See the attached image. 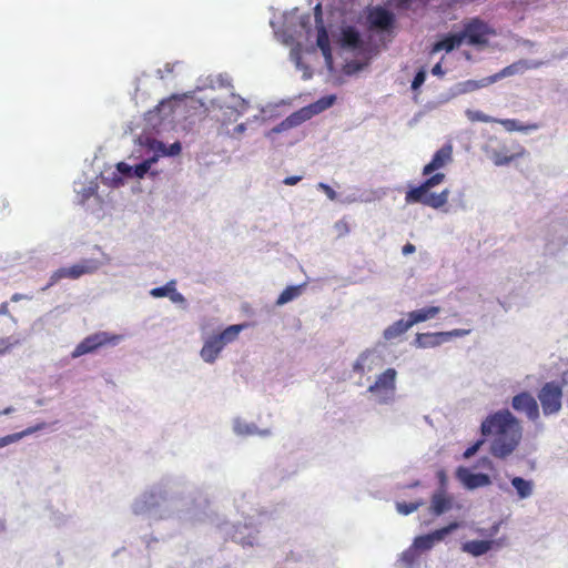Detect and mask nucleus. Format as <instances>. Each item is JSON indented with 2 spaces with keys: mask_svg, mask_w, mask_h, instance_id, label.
I'll list each match as a JSON object with an SVG mask.
<instances>
[{
  "mask_svg": "<svg viewBox=\"0 0 568 568\" xmlns=\"http://www.w3.org/2000/svg\"><path fill=\"white\" fill-rule=\"evenodd\" d=\"M21 297H22V296H21L20 294H18V293H17V294H13V295L11 296V301H12V302H18V301H20V300H21Z\"/></svg>",
  "mask_w": 568,
  "mask_h": 568,
  "instance_id": "nucleus-54",
  "label": "nucleus"
},
{
  "mask_svg": "<svg viewBox=\"0 0 568 568\" xmlns=\"http://www.w3.org/2000/svg\"><path fill=\"white\" fill-rule=\"evenodd\" d=\"M462 43L463 37H460L458 33L448 34L443 40L435 42L430 52L436 53L443 50L450 52L455 48H458Z\"/></svg>",
  "mask_w": 568,
  "mask_h": 568,
  "instance_id": "nucleus-19",
  "label": "nucleus"
},
{
  "mask_svg": "<svg viewBox=\"0 0 568 568\" xmlns=\"http://www.w3.org/2000/svg\"><path fill=\"white\" fill-rule=\"evenodd\" d=\"M483 436L490 440V454L499 459L510 456L523 438V427L508 409L488 415L480 425Z\"/></svg>",
  "mask_w": 568,
  "mask_h": 568,
  "instance_id": "nucleus-1",
  "label": "nucleus"
},
{
  "mask_svg": "<svg viewBox=\"0 0 568 568\" xmlns=\"http://www.w3.org/2000/svg\"><path fill=\"white\" fill-rule=\"evenodd\" d=\"M396 376L397 372L395 368H387L378 375L375 383L368 387V392L376 396L379 404H388L394 399Z\"/></svg>",
  "mask_w": 568,
  "mask_h": 568,
  "instance_id": "nucleus-2",
  "label": "nucleus"
},
{
  "mask_svg": "<svg viewBox=\"0 0 568 568\" xmlns=\"http://www.w3.org/2000/svg\"><path fill=\"white\" fill-rule=\"evenodd\" d=\"M445 180L444 173H435L426 179L420 185L408 190L410 200H420V195L427 193L430 189L443 183Z\"/></svg>",
  "mask_w": 568,
  "mask_h": 568,
  "instance_id": "nucleus-16",
  "label": "nucleus"
},
{
  "mask_svg": "<svg viewBox=\"0 0 568 568\" xmlns=\"http://www.w3.org/2000/svg\"><path fill=\"white\" fill-rule=\"evenodd\" d=\"M466 116L470 122H484V123H491L497 121L496 119L483 113L478 110H466Z\"/></svg>",
  "mask_w": 568,
  "mask_h": 568,
  "instance_id": "nucleus-31",
  "label": "nucleus"
},
{
  "mask_svg": "<svg viewBox=\"0 0 568 568\" xmlns=\"http://www.w3.org/2000/svg\"><path fill=\"white\" fill-rule=\"evenodd\" d=\"M485 153L495 165L501 166L524 156L526 150L521 145L517 144L516 150L510 152L505 143L499 142L497 139H489L485 146Z\"/></svg>",
  "mask_w": 568,
  "mask_h": 568,
  "instance_id": "nucleus-4",
  "label": "nucleus"
},
{
  "mask_svg": "<svg viewBox=\"0 0 568 568\" xmlns=\"http://www.w3.org/2000/svg\"><path fill=\"white\" fill-rule=\"evenodd\" d=\"M223 348L222 342L214 335L204 342L200 354L204 362L214 363Z\"/></svg>",
  "mask_w": 568,
  "mask_h": 568,
  "instance_id": "nucleus-17",
  "label": "nucleus"
},
{
  "mask_svg": "<svg viewBox=\"0 0 568 568\" xmlns=\"http://www.w3.org/2000/svg\"><path fill=\"white\" fill-rule=\"evenodd\" d=\"M416 558L417 551L413 546L409 549L405 550L402 555V560L408 566H412L416 561Z\"/></svg>",
  "mask_w": 568,
  "mask_h": 568,
  "instance_id": "nucleus-36",
  "label": "nucleus"
},
{
  "mask_svg": "<svg viewBox=\"0 0 568 568\" xmlns=\"http://www.w3.org/2000/svg\"><path fill=\"white\" fill-rule=\"evenodd\" d=\"M412 1H413V0H398L397 6H398V8H400V9H405V10H407V9H409V8H410V2H412Z\"/></svg>",
  "mask_w": 568,
  "mask_h": 568,
  "instance_id": "nucleus-51",
  "label": "nucleus"
},
{
  "mask_svg": "<svg viewBox=\"0 0 568 568\" xmlns=\"http://www.w3.org/2000/svg\"><path fill=\"white\" fill-rule=\"evenodd\" d=\"M456 475L463 485L468 489L485 487L491 484L490 477L488 475L481 473L473 474L465 467H459Z\"/></svg>",
  "mask_w": 568,
  "mask_h": 568,
  "instance_id": "nucleus-12",
  "label": "nucleus"
},
{
  "mask_svg": "<svg viewBox=\"0 0 568 568\" xmlns=\"http://www.w3.org/2000/svg\"><path fill=\"white\" fill-rule=\"evenodd\" d=\"M511 407L518 413H525L531 422L538 420L540 413L535 397L529 392H521L511 399Z\"/></svg>",
  "mask_w": 568,
  "mask_h": 568,
  "instance_id": "nucleus-9",
  "label": "nucleus"
},
{
  "mask_svg": "<svg viewBox=\"0 0 568 568\" xmlns=\"http://www.w3.org/2000/svg\"><path fill=\"white\" fill-rule=\"evenodd\" d=\"M13 439H14L13 435H8V436L0 438V448L12 443Z\"/></svg>",
  "mask_w": 568,
  "mask_h": 568,
  "instance_id": "nucleus-50",
  "label": "nucleus"
},
{
  "mask_svg": "<svg viewBox=\"0 0 568 568\" xmlns=\"http://www.w3.org/2000/svg\"><path fill=\"white\" fill-rule=\"evenodd\" d=\"M511 485L516 489L518 496L524 499L529 497L532 494V481L526 480L521 477H514L511 479Z\"/></svg>",
  "mask_w": 568,
  "mask_h": 568,
  "instance_id": "nucleus-26",
  "label": "nucleus"
},
{
  "mask_svg": "<svg viewBox=\"0 0 568 568\" xmlns=\"http://www.w3.org/2000/svg\"><path fill=\"white\" fill-rule=\"evenodd\" d=\"M437 477L439 479V483H440V486H442V489L440 490H444L445 491V486H446V481H447V477H446V473L445 470H439L437 473Z\"/></svg>",
  "mask_w": 568,
  "mask_h": 568,
  "instance_id": "nucleus-46",
  "label": "nucleus"
},
{
  "mask_svg": "<svg viewBox=\"0 0 568 568\" xmlns=\"http://www.w3.org/2000/svg\"><path fill=\"white\" fill-rule=\"evenodd\" d=\"M318 189L323 190L327 197L332 201L337 197V193L328 184L321 182L318 183Z\"/></svg>",
  "mask_w": 568,
  "mask_h": 568,
  "instance_id": "nucleus-40",
  "label": "nucleus"
},
{
  "mask_svg": "<svg viewBox=\"0 0 568 568\" xmlns=\"http://www.w3.org/2000/svg\"><path fill=\"white\" fill-rule=\"evenodd\" d=\"M314 16H315V21H316V23H317V27H318V26H323L322 6H321V4H317V6L314 8Z\"/></svg>",
  "mask_w": 568,
  "mask_h": 568,
  "instance_id": "nucleus-45",
  "label": "nucleus"
},
{
  "mask_svg": "<svg viewBox=\"0 0 568 568\" xmlns=\"http://www.w3.org/2000/svg\"><path fill=\"white\" fill-rule=\"evenodd\" d=\"M0 315H9V304L8 302H3L0 305Z\"/></svg>",
  "mask_w": 568,
  "mask_h": 568,
  "instance_id": "nucleus-52",
  "label": "nucleus"
},
{
  "mask_svg": "<svg viewBox=\"0 0 568 568\" xmlns=\"http://www.w3.org/2000/svg\"><path fill=\"white\" fill-rule=\"evenodd\" d=\"M150 161H144L138 165H135V168L133 169V175L138 176V178H143L148 171L150 170Z\"/></svg>",
  "mask_w": 568,
  "mask_h": 568,
  "instance_id": "nucleus-37",
  "label": "nucleus"
},
{
  "mask_svg": "<svg viewBox=\"0 0 568 568\" xmlns=\"http://www.w3.org/2000/svg\"><path fill=\"white\" fill-rule=\"evenodd\" d=\"M494 541L491 540H470L463 545L462 549L465 552L473 555L474 557L481 556L489 551L493 547Z\"/></svg>",
  "mask_w": 568,
  "mask_h": 568,
  "instance_id": "nucleus-20",
  "label": "nucleus"
},
{
  "mask_svg": "<svg viewBox=\"0 0 568 568\" xmlns=\"http://www.w3.org/2000/svg\"><path fill=\"white\" fill-rule=\"evenodd\" d=\"M301 176H287L285 180H284V184L286 185H295L297 184L300 181H301Z\"/></svg>",
  "mask_w": 568,
  "mask_h": 568,
  "instance_id": "nucleus-49",
  "label": "nucleus"
},
{
  "mask_svg": "<svg viewBox=\"0 0 568 568\" xmlns=\"http://www.w3.org/2000/svg\"><path fill=\"white\" fill-rule=\"evenodd\" d=\"M116 169L119 172H121L124 175H129V176L132 175V168L124 162L118 163Z\"/></svg>",
  "mask_w": 568,
  "mask_h": 568,
  "instance_id": "nucleus-42",
  "label": "nucleus"
},
{
  "mask_svg": "<svg viewBox=\"0 0 568 568\" xmlns=\"http://www.w3.org/2000/svg\"><path fill=\"white\" fill-rule=\"evenodd\" d=\"M317 28H318L317 40H316L317 47L321 49L325 59L331 60L332 51H331L328 33L324 26H318Z\"/></svg>",
  "mask_w": 568,
  "mask_h": 568,
  "instance_id": "nucleus-23",
  "label": "nucleus"
},
{
  "mask_svg": "<svg viewBox=\"0 0 568 568\" xmlns=\"http://www.w3.org/2000/svg\"><path fill=\"white\" fill-rule=\"evenodd\" d=\"M425 503L423 499H419L414 503H397L396 509L402 515H409L414 511H416L420 506H423Z\"/></svg>",
  "mask_w": 568,
  "mask_h": 568,
  "instance_id": "nucleus-32",
  "label": "nucleus"
},
{
  "mask_svg": "<svg viewBox=\"0 0 568 568\" xmlns=\"http://www.w3.org/2000/svg\"><path fill=\"white\" fill-rule=\"evenodd\" d=\"M453 161V148L447 144L437 150L432 161L423 169V175H430L437 170L445 168Z\"/></svg>",
  "mask_w": 568,
  "mask_h": 568,
  "instance_id": "nucleus-11",
  "label": "nucleus"
},
{
  "mask_svg": "<svg viewBox=\"0 0 568 568\" xmlns=\"http://www.w3.org/2000/svg\"><path fill=\"white\" fill-rule=\"evenodd\" d=\"M239 433L240 434H252L253 432L250 429V427L247 426L245 430L243 429H239Z\"/></svg>",
  "mask_w": 568,
  "mask_h": 568,
  "instance_id": "nucleus-56",
  "label": "nucleus"
},
{
  "mask_svg": "<svg viewBox=\"0 0 568 568\" xmlns=\"http://www.w3.org/2000/svg\"><path fill=\"white\" fill-rule=\"evenodd\" d=\"M496 122L500 123L507 131H531L538 129L537 124H527L523 125L515 119H503L497 120Z\"/></svg>",
  "mask_w": 568,
  "mask_h": 568,
  "instance_id": "nucleus-28",
  "label": "nucleus"
},
{
  "mask_svg": "<svg viewBox=\"0 0 568 568\" xmlns=\"http://www.w3.org/2000/svg\"><path fill=\"white\" fill-rule=\"evenodd\" d=\"M459 527L457 521H453L449 525L436 529L427 535L418 536L414 539L413 547L416 551L429 550L438 541H442L448 534L453 532Z\"/></svg>",
  "mask_w": 568,
  "mask_h": 568,
  "instance_id": "nucleus-8",
  "label": "nucleus"
},
{
  "mask_svg": "<svg viewBox=\"0 0 568 568\" xmlns=\"http://www.w3.org/2000/svg\"><path fill=\"white\" fill-rule=\"evenodd\" d=\"M453 506V498L448 496L444 490L436 491L432 496L430 513L439 516L448 511Z\"/></svg>",
  "mask_w": 568,
  "mask_h": 568,
  "instance_id": "nucleus-18",
  "label": "nucleus"
},
{
  "mask_svg": "<svg viewBox=\"0 0 568 568\" xmlns=\"http://www.w3.org/2000/svg\"><path fill=\"white\" fill-rule=\"evenodd\" d=\"M493 33L487 23L479 18H473L464 24V30L458 33L463 37V42L466 41L471 45H483L488 42L487 37Z\"/></svg>",
  "mask_w": 568,
  "mask_h": 568,
  "instance_id": "nucleus-7",
  "label": "nucleus"
},
{
  "mask_svg": "<svg viewBox=\"0 0 568 568\" xmlns=\"http://www.w3.org/2000/svg\"><path fill=\"white\" fill-rule=\"evenodd\" d=\"M336 101V97L331 94V95H325L323 98H321L320 100H317L316 102L307 105V109H310V112H312V116L315 115V114H318L323 111H325L326 109L331 108Z\"/></svg>",
  "mask_w": 568,
  "mask_h": 568,
  "instance_id": "nucleus-27",
  "label": "nucleus"
},
{
  "mask_svg": "<svg viewBox=\"0 0 568 568\" xmlns=\"http://www.w3.org/2000/svg\"><path fill=\"white\" fill-rule=\"evenodd\" d=\"M410 327L409 320H398L384 329L383 336L386 341H392L407 332Z\"/></svg>",
  "mask_w": 568,
  "mask_h": 568,
  "instance_id": "nucleus-22",
  "label": "nucleus"
},
{
  "mask_svg": "<svg viewBox=\"0 0 568 568\" xmlns=\"http://www.w3.org/2000/svg\"><path fill=\"white\" fill-rule=\"evenodd\" d=\"M439 312H440V308L438 306H428L425 308L409 312L408 313L409 324H412V326H413L414 324L425 322L429 318H434Z\"/></svg>",
  "mask_w": 568,
  "mask_h": 568,
  "instance_id": "nucleus-21",
  "label": "nucleus"
},
{
  "mask_svg": "<svg viewBox=\"0 0 568 568\" xmlns=\"http://www.w3.org/2000/svg\"><path fill=\"white\" fill-rule=\"evenodd\" d=\"M425 79H426V73L424 70H419L415 77H414V80L412 82V89L413 90H417L419 89L423 83L425 82Z\"/></svg>",
  "mask_w": 568,
  "mask_h": 568,
  "instance_id": "nucleus-39",
  "label": "nucleus"
},
{
  "mask_svg": "<svg viewBox=\"0 0 568 568\" xmlns=\"http://www.w3.org/2000/svg\"><path fill=\"white\" fill-rule=\"evenodd\" d=\"M437 335L433 334H417L416 342L419 346L426 347L436 344V342H433L432 339L435 338Z\"/></svg>",
  "mask_w": 568,
  "mask_h": 568,
  "instance_id": "nucleus-35",
  "label": "nucleus"
},
{
  "mask_svg": "<svg viewBox=\"0 0 568 568\" xmlns=\"http://www.w3.org/2000/svg\"><path fill=\"white\" fill-rule=\"evenodd\" d=\"M301 294V286H287L277 297L276 304L284 305Z\"/></svg>",
  "mask_w": 568,
  "mask_h": 568,
  "instance_id": "nucleus-30",
  "label": "nucleus"
},
{
  "mask_svg": "<svg viewBox=\"0 0 568 568\" xmlns=\"http://www.w3.org/2000/svg\"><path fill=\"white\" fill-rule=\"evenodd\" d=\"M12 410H13V408H12V407H8V408H6L4 410L0 412V415H8V414H10Z\"/></svg>",
  "mask_w": 568,
  "mask_h": 568,
  "instance_id": "nucleus-55",
  "label": "nucleus"
},
{
  "mask_svg": "<svg viewBox=\"0 0 568 568\" xmlns=\"http://www.w3.org/2000/svg\"><path fill=\"white\" fill-rule=\"evenodd\" d=\"M335 227L336 230H338L339 234H346L349 232V227H348V224L347 222L345 221H338L336 224H335Z\"/></svg>",
  "mask_w": 568,
  "mask_h": 568,
  "instance_id": "nucleus-44",
  "label": "nucleus"
},
{
  "mask_svg": "<svg viewBox=\"0 0 568 568\" xmlns=\"http://www.w3.org/2000/svg\"><path fill=\"white\" fill-rule=\"evenodd\" d=\"M541 65V62H528L527 60H519L516 61L504 69H501L499 72L490 77V82H495L499 79L510 77L517 73H523L528 69L538 68Z\"/></svg>",
  "mask_w": 568,
  "mask_h": 568,
  "instance_id": "nucleus-15",
  "label": "nucleus"
},
{
  "mask_svg": "<svg viewBox=\"0 0 568 568\" xmlns=\"http://www.w3.org/2000/svg\"><path fill=\"white\" fill-rule=\"evenodd\" d=\"M562 395V385L558 382H547L541 386L538 392V399L544 415H554L561 409Z\"/></svg>",
  "mask_w": 568,
  "mask_h": 568,
  "instance_id": "nucleus-3",
  "label": "nucleus"
},
{
  "mask_svg": "<svg viewBox=\"0 0 568 568\" xmlns=\"http://www.w3.org/2000/svg\"><path fill=\"white\" fill-rule=\"evenodd\" d=\"M367 21L371 29L388 30L395 23L394 14L383 7H375L368 11Z\"/></svg>",
  "mask_w": 568,
  "mask_h": 568,
  "instance_id": "nucleus-10",
  "label": "nucleus"
},
{
  "mask_svg": "<svg viewBox=\"0 0 568 568\" xmlns=\"http://www.w3.org/2000/svg\"><path fill=\"white\" fill-rule=\"evenodd\" d=\"M342 43L348 48H358L362 43L359 33L353 27H347L342 31Z\"/></svg>",
  "mask_w": 568,
  "mask_h": 568,
  "instance_id": "nucleus-25",
  "label": "nucleus"
},
{
  "mask_svg": "<svg viewBox=\"0 0 568 568\" xmlns=\"http://www.w3.org/2000/svg\"><path fill=\"white\" fill-rule=\"evenodd\" d=\"M246 327L245 324H236L227 326L222 333L215 335L225 346L226 344L235 341L242 329Z\"/></svg>",
  "mask_w": 568,
  "mask_h": 568,
  "instance_id": "nucleus-24",
  "label": "nucleus"
},
{
  "mask_svg": "<svg viewBox=\"0 0 568 568\" xmlns=\"http://www.w3.org/2000/svg\"><path fill=\"white\" fill-rule=\"evenodd\" d=\"M372 355V352L366 351L359 355L357 361L353 365L354 372H357L359 374H364L365 372V363L368 359V357Z\"/></svg>",
  "mask_w": 568,
  "mask_h": 568,
  "instance_id": "nucleus-34",
  "label": "nucleus"
},
{
  "mask_svg": "<svg viewBox=\"0 0 568 568\" xmlns=\"http://www.w3.org/2000/svg\"><path fill=\"white\" fill-rule=\"evenodd\" d=\"M152 148L162 155H178L182 150L180 142H174L170 146H166L163 142L154 141Z\"/></svg>",
  "mask_w": 568,
  "mask_h": 568,
  "instance_id": "nucleus-29",
  "label": "nucleus"
},
{
  "mask_svg": "<svg viewBox=\"0 0 568 568\" xmlns=\"http://www.w3.org/2000/svg\"><path fill=\"white\" fill-rule=\"evenodd\" d=\"M119 339L120 336L109 334L106 332H98L91 334L75 346L71 356L73 358H77L82 355L93 353L94 351L99 349L102 346L118 344Z\"/></svg>",
  "mask_w": 568,
  "mask_h": 568,
  "instance_id": "nucleus-6",
  "label": "nucleus"
},
{
  "mask_svg": "<svg viewBox=\"0 0 568 568\" xmlns=\"http://www.w3.org/2000/svg\"><path fill=\"white\" fill-rule=\"evenodd\" d=\"M173 285H175V282L170 281L164 286L152 288L150 291V294H151V296H153L155 298L169 296L170 292L173 291Z\"/></svg>",
  "mask_w": 568,
  "mask_h": 568,
  "instance_id": "nucleus-33",
  "label": "nucleus"
},
{
  "mask_svg": "<svg viewBox=\"0 0 568 568\" xmlns=\"http://www.w3.org/2000/svg\"><path fill=\"white\" fill-rule=\"evenodd\" d=\"M449 197V191L447 189L443 190L440 193H424L420 195V200H410L408 196V191L405 195L406 203H422L426 206L433 207V209H439L444 206L448 202Z\"/></svg>",
  "mask_w": 568,
  "mask_h": 568,
  "instance_id": "nucleus-13",
  "label": "nucleus"
},
{
  "mask_svg": "<svg viewBox=\"0 0 568 568\" xmlns=\"http://www.w3.org/2000/svg\"><path fill=\"white\" fill-rule=\"evenodd\" d=\"M100 263L97 260H83L69 267H61L50 276L47 287L57 284L62 278L77 280L85 274H92L99 268Z\"/></svg>",
  "mask_w": 568,
  "mask_h": 568,
  "instance_id": "nucleus-5",
  "label": "nucleus"
},
{
  "mask_svg": "<svg viewBox=\"0 0 568 568\" xmlns=\"http://www.w3.org/2000/svg\"><path fill=\"white\" fill-rule=\"evenodd\" d=\"M312 118V112L307 106L300 109L298 111L288 115L285 120H283L278 125L273 128L272 132L280 133L286 131L288 129L295 128L303 122L310 120Z\"/></svg>",
  "mask_w": 568,
  "mask_h": 568,
  "instance_id": "nucleus-14",
  "label": "nucleus"
},
{
  "mask_svg": "<svg viewBox=\"0 0 568 568\" xmlns=\"http://www.w3.org/2000/svg\"><path fill=\"white\" fill-rule=\"evenodd\" d=\"M483 444V440H477L475 444H473L470 447H468L465 452H464V457L465 458H469L471 457L473 455L476 454V452L479 449V447L481 446Z\"/></svg>",
  "mask_w": 568,
  "mask_h": 568,
  "instance_id": "nucleus-41",
  "label": "nucleus"
},
{
  "mask_svg": "<svg viewBox=\"0 0 568 568\" xmlns=\"http://www.w3.org/2000/svg\"><path fill=\"white\" fill-rule=\"evenodd\" d=\"M415 251H416V247H415V245H414V244H412V243H406V244L403 246V248H402V253H403L404 255L412 254V253H414Z\"/></svg>",
  "mask_w": 568,
  "mask_h": 568,
  "instance_id": "nucleus-47",
  "label": "nucleus"
},
{
  "mask_svg": "<svg viewBox=\"0 0 568 568\" xmlns=\"http://www.w3.org/2000/svg\"><path fill=\"white\" fill-rule=\"evenodd\" d=\"M17 344H19L18 339L11 341L10 337L0 338V355H3Z\"/></svg>",
  "mask_w": 568,
  "mask_h": 568,
  "instance_id": "nucleus-38",
  "label": "nucleus"
},
{
  "mask_svg": "<svg viewBox=\"0 0 568 568\" xmlns=\"http://www.w3.org/2000/svg\"><path fill=\"white\" fill-rule=\"evenodd\" d=\"M432 73H433L434 75H438V77L444 75V73H445V72H444V70H443V68H442V63H440V62L436 63V64L433 67V69H432Z\"/></svg>",
  "mask_w": 568,
  "mask_h": 568,
  "instance_id": "nucleus-48",
  "label": "nucleus"
},
{
  "mask_svg": "<svg viewBox=\"0 0 568 568\" xmlns=\"http://www.w3.org/2000/svg\"><path fill=\"white\" fill-rule=\"evenodd\" d=\"M169 297L171 298L172 302L174 303H182L184 302V297L181 293L176 292L175 290V285H173V291L170 292V295Z\"/></svg>",
  "mask_w": 568,
  "mask_h": 568,
  "instance_id": "nucleus-43",
  "label": "nucleus"
},
{
  "mask_svg": "<svg viewBox=\"0 0 568 568\" xmlns=\"http://www.w3.org/2000/svg\"><path fill=\"white\" fill-rule=\"evenodd\" d=\"M245 130H246L245 124H244V123H241V124H239V125H236V126H235V129H234V133H235V134H242V133H244V131H245Z\"/></svg>",
  "mask_w": 568,
  "mask_h": 568,
  "instance_id": "nucleus-53",
  "label": "nucleus"
}]
</instances>
